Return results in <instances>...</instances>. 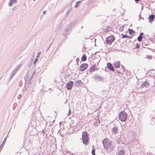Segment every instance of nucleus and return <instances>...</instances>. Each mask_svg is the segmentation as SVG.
I'll use <instances>...</instances> for the list:
<instances>
[{
  "instance_id": "obj_1",
  "label": "nucleus",
  "mask_w": 155,
  "mask_h": 155,
  "mask_svg": "<svg viewBox=\"0 0 155 155\" xmlns=\"http://www.w3.org/2000/svg\"><path fill=\"white\" fill-rule=\"evenodd\" d=\"M81 139L83 144L87 145L89 143L90 138L89 135L86 131H83L82 132Z\"/></svg>"
},
{
  "instance_id": "obj_2",
  "label": "nucleus",
  "mask_w": 155,
  "mask_h": 155,
  "mask_svg": "<svg viewBox=\"0 0 155 155\" xmlns=\"http://www.w3.org/2000/svg\"><path fill=\"white\" fill-rule=\"evenodd\" d=\"M127 114L124 111H121L119 114V119L121 121H126L127 119Z\"/></svg>"
},
{
  "instance_id": "obj_3",
  "label": "nucleus",
  "mask_w": 155,
  "mask_h": 155,
  "mask_svg": "<svg viewBox=\"0 0 155 155\" xmlns=\"http://www.w3.org/2000/svg\"><path fill=\"white\" fill-rule=\"evenodd\" d=\"M112 142L111 141H110L106 138H104L102 141V143L104 148L107 150H108L109 147L112 144Z\"/></svg>"
},
{
  "instance_id": "obj_4",
  "label": "nucleus",
  "mask_w": 155,
  "mask_h": 155,
  "mask_svg": "<svg viewBox=\"0 0 155 155\" xmlns=\"http://www.w3.org/2000/svg\"><path fill=\"white\" fill-rule=\"evenodd\" d=\"M92 78L96 82H103L105 78L102 76L100 75L97 74H95L94 76L92 77Z\"/></svg>"
},
{
  "instance_id": "obj_5",
  "label": "nucleus",
  "mask_w": 155,
  "mask_h": 155,
  "mask_svg": "<svg viewBox=\"0 0 155 155\" xmlns=\"http://www.w3.org/2000/svg\"><path fill=\"white\" fill-rule=\"evenodd\" d=\"M115 38L113 35H111L106 38L105 43L108 45H111L115 40Z\"/></svg>"
},
{
  "instance_id": "obj_6",
  "label": "nucleus",
  "mask_w": 155,
  "mask_h": 155,
  "mask_svg": "<svg viewBox=\"0 0 155 155\" xmlns=\"http://www.w3.org/2000/svg\"><path fill=\"white\" fill-rule=\"evenodd\" d=\"M88 66V64L87 63L82 64L80 66L79 70L81 71H83L87 68Z\"/></svg>"
},
{
  "instance_id": "obj_7",
  "label": "nucleus",
  "mask_w": 155,
  "mask_h": 155,
  "mask_svg": "<svg viewBox=\"0 0 155 155\" xmlns=\"http://www.w3.org/2000/svg\"><path fill=\"white\" fill-rule=\"evenodd\" d=\"M74 82L72 81H70L68 82L66 85V87L67 90H69L71 89L73 86Z\"/></svg>"
},
{
  "instance_id": "obj_8",
  "label": "nucleus",
  "mask_w": 155,
  "mask_h": 155,
  "mask_svg": "<svg viewBox=\"0 0 155 155\" xmlns=\"http://www.w3.org/2000/svg\"><path fill=\"white\" fill-rule=\"evenodd\" d=\"M98 68H97L96 65L95 64L92 65L88 70L89 73L95 71H97Z\"/></svg>"
},
{
  "instance_id": "obj_9",
  "label": "nucleus",
  "mask_w": 155,
  "mask_h": 155,
  "mask_svg": "<svg viewBox=\"0 0 155 155\" xmlns=\"http://www.w3.org/2000/svg\"><path fill=\"white\" fill-rule=\"evenodd\" d=\"M107 67L109 70L113 72H115V69L111 63L110 62L107 63Z\"/></svg>"
},
{
  "instance_id": "obj_10",
  "label": "nucleus",
  "mask_w": 155,
  "mask_h": 155,
  "mask_svg": "<svg viewBox=\"0 0 155 155\" xmlns=\"http://www.w3.org/2000/svg\"><path fill=\"white\" fill-rule=\"evenodd\" d=\"M113 64L114 65L115 68H120V62L119 61H115L113 63Z\"/></svg>"
},
{
  "instance_id": "obj_11",
  "label": "nucleus",
  "mask_w": 155,
  "mask_h": 155,
  "mask_svg": "<svg viewBox=\"0 0 155 155\" xmlns=\"http://www.w3.org/2000/svg\"><path fill=\"white\" fill-rule=\"evenodd\" d=\"M149 86L150 84L148 81L146 80L143 83L141 84V87L142 88H143L144 87H148Z\"/></svg>"
},
{
  "instance_id": "obj_12",
  "label": "nucleus",
  "mask_w": 155,
  "mask_h": 155,
  "mask_svg": "<svg viewBox=\"0 0 155 155\" xmlns=\"http://www.w3.org/2000/svg\"><path fill=\"white\" fill-rule=\"evenodd\" d=\"M112 133L113 134H116L118 131V128L116 126H114L112 129Z\"/></svg>"
},
{
  "instance_id": "obj_13",
  "label": "nucleus",
  "mask_w": 155,
  "mask_h": 155,
  "mask_svg": "<svg viewBox=\"0 0 155 155\" xmlns=\"http://www.w3.org/2000/svg\"><path fill=\"white\" fill-rule=\"evenodd\" d=\"M76 22V21H73L72 22H70L68 24L67 28L69 29H71L74 26Z\"/></svg>"
},
{
  "instance_id": "obj_14",
  "label": "nucleus",
  "mask_w": 155,
  "mask_h": 155,
  "mask_svg": "<svg viewBox=\"0 0 155 155\" xmlns=\"http://www.w3.org/2000/svg\"><path fill=\"white\" fill-rule=\"evenodd\" d=\"M82 83L81 80H78L77 81L74 83V86L76 87H79L80 86H81Z\"/></svg>"
},
{
  "instance_id": "obj_15",
  "label": "nucleus",
  "mask_w": 155,
  "mask_h": 155,
  "mask_svg": "<svg viewBox=\"0 0 155 155\" xmlns=\"http://www.w3.org/2000/svg\"><path fill=\"white\" fill-rule=\"evenodd\" d=\"M143 35L144 33L143 32L140 33L139 35L137 38V40L139 41H140L143 38Z\"/></svg>"
},
{
  "instance_id": "obj_16",
  "label": "nucleus",
  "mask_w": 155,
  "mask_h": 155,
  "mask_svg": "<svg viewBox=\"0 0 155 155\" xmlns=\"http://www.w3.org/2000/svg\"><path fill=\"white\" fill-rule=\"evenodd\" d=\"M128 31L130 35H132L133 36L134 35L135 31L133 30L130 28H129Z\"/></svg>"
},
{
  "instance_id": "obj_17",
  "label": "nucleus",
  "mask_w": 155,
  "mask_h": 155,
  "mask_svg": "<svg viewBox=\"0 0 155 155\" xmlns=\"http://www.w3.org/2000/svg\"><path fill=\"white\" fill-rule=\"evenodd\" d=\"M17 2V0H10L8 5V6H12L13 4H15Z\"/></svg>"
},
{
  "instance_id": "obj_18",
  "label": "nucleus",
  "mask_w": 155,
  "mask_h": 155,
  "mask_svg": "<svg viewBox=\"0 0 155 155\" xmlns=\"http://www.w3.org/2000/svg\"><path fill=\"white\" fill-rule=\"evenodd\" d=\"M154 17V15H149L148 17V19L149 20V23L152 22Z\"/></svg>"
},
{
  "instance_id": "obj_19",
  "label": "nucleus",
  "mask_w": 155,
  "mask_h": 155,
  "mask_svg": "<svg viewBox=\"0 0 155 155\" xmlns=\"http://www.w3.org/2000/svg\"><path fill=\"white\" fill-rule=\"evenodd\" d=\"M125 150L124 149H122L118 153L117 155H124Z\"/></svg>"
},
{
  "instance_id": "obj_20",
  "label": "nucleus",
  "mask_w": 155,
  "mask_h": 155,
  "mask_svg": "<svg viewBox=\"0 0 155 155\" xmlns=\"http://www.w3.org/2000/svg\"><path fill=\"white\" fill-rule=\"evenodd\" d=\"M16 72H17L16 71H12V73L11 74V75H10V77L9 79L10 81L12 78L13 76H14V75L15 74H16Z\"/></svg>"
},
{
  "instance_id": "obj_21",
  "label": "nucleus",
  "mask_w": 155,
  "mask_h": 155,
  "mask_svg": "<svg viewBox=\"0 0 155 155\" xmlns=\"http://www.w3.org/2000/svg\"><path fill=\"white\" fill-rule=\"evenodd\" d=\"M87 59V56L85 54H83L81 58V60L82 61H85Z\"/></svg>"
},
{
  "instance_id": "obj_22",
  "label": "nucleus",
  "mask_w": 155,
  "mask_h": 155,
  "mask_svg": "<svg viewBox=\"0 0 155 155\" xmlns=\"http://www.w3.org/2000/svg\"><path fill=\"white\" fill-rule=\"evenodd\" d=\"M83 0H81V1H79L78 2H76L75 5L74 6L75 8H77L80 5V3Z\"/></svg>"
},
{
  "instance_id": "obj_23",
  "label": "nucleus",
  "mask_w": 155,
  "mask_h": 155,
  "mask_svg": "<svg viewBox=\"0 0 155 155\" xmlns=\"http://www.w3.org/2000/svg\"><path fill=\"white\" fill-rule=\"evenodd\" d=\"M111 30V28L110 26H107V28L105 29V31L106 33H107Z\"/></svg>"
},
{
  "instance_id": "obj_24",
  "label": "nucleus",
  "mask_w": 155,
  "mask_h": 155,
  "mask_svg": "<svg viewBox=\"0 0 155 155\" xmlns=\"http://www.w3.org/2000/svg\"><path fill=\"white\" fill-rule=\"evenodd\" d=\"M114 146L111 144L110 145V146L109 147V148L108 149V150H109V152L110 153L111 151H112L113 150Z\"/></svg>"
},
{
  "instance_id": "obj_25",
  "label": "nucleus",
  "mask_w": 155,
  "mask_h": 155,
  "mask_svg": "<svg viewBox=\"0 0 155 155\" xmlns=\"http://www.w3.org/2000/svg\"><path fill=\"white\" fill-rule=\"evenodd\" d=\"M33 60L31 59V61L29 62V63L28 64V68H30L31 67V66L32 65V62H33Z\"/></svg>"
},
{
  "instance_id": "obj_26",
  "label": "nucleus",
  "mask_w": 155,
  "mask_h": 155,
  "mask_svg": "<svg viewBox=\"0 0 155 155\" xmlns=\"http://www.w3.org/2000/svg\"><path fill=\"white\" fill-rule=\"evenodd\" d=\"M22 66L21 64H20L18 65V66L16 67V68L15 69V71H16L17 72L18 71L19 69Z\"/></svg>"
},
{
  "instance_id": "obj_27",
  "label": "nucleus",
  "mask_w": 155,
  "mask_h": 155,
  "mask_svg": "<svg viewBox=\"0 0 155 155\" xmlns=\"http://www.w3.org/2000/svg\"><path fill=\"white\" fill-rule=\"evenodd\" d=\"M33 77L32 76H31L29 78L28 81V83L29 84H31L32 82V78H33Z\"/></svg>"
},
{
  "instance_id": "obj_28",
  "label": "nucleus",
  "mask_w": 155,
  "mask_h": 155,
  "mask_svg": "<svg viewBox=\"0 0 155 155\" xmlns=\"http://www.w3.org/2000/svg\"><path fill=\"white\" fill-rule=\"evenodd\" d=\"M28 87V86L27 87L25 85L23 87V88L22 89L23 92H25V91H26L27 90Z\"/></svg>"
},
{
  "instance_id": "obj_29",
  "label": "nucleus",
  "mask_w": 155,
  "mask_h": 155,
  "mask_svg": "<svg viewBox=\"0 0 155 155\" xmlns=\"http://www.w3.org/2000/svg\"><path fill=\"white\" fill-rule=\"evenodd\" d=\"M121 35H122V38H127L128 37V35H127L126 34L124 35L123 34H121Z\"/></svg>"
},
{
  "instance_id": "obj_30",
  "label": "nucleus",
  "mask_w": 155,
  "mask_h": 155,
  "mask_svg": "<svg viewBox=\"0 0 155 155\" xmlns=\"http://www.w3.org/2000/svg\"><path fill=\"white\" fill-rule=\"evenodd\" d=\"M146 58L149 60H151L152 58V56L148 55L147 56Z\"/></svg>"
},
{
  "instance_id": "obj_31",
  "label": "nucleus",
  "mask_w": 155,
  "mask_h": 155,
  "mask_svg": "<svg viewBox=\"0 0 155 155\" xmlns=\"http://www.w3.org/2000/svg\"><path fill=\"white\" fill-rule=\"evenodd\" d=\"M140 48V45L138 43H137L136 44L135 48V49H138L139 48Z\"/></svg>"
},
{
  "instance_id": "obj_32",
  "label": "nucleus",
  "mask_w": 155,
  "mask_h": 155,
  "mask_svg": "<svg viewBox=\"0 0 155 155\" xmlns=\"http://www.w3.org/2000/svg\"><path fill=\"white\" fill-rule=\"evenodd\" d=\"M28 72L26 74V76L27 77H25L24 78V79H25V81H26V82L28 80Z\"/></svg>"
},
{
  "instance_id": "obj_33",
  "label": "nucleus",
  "mask_w": 155,
  "mask_h": 155,
  "mask_svg": "<svg viewBox=\"0 0 155 155\" xmlns=\"http://www.w3.org/2000/svg\"><path fill=\"white\" fill-rule=\"evenodd\" d=\"M121 67L122 68V70H123V72L124 73L125 71H126L125 68H124V66L122 65H121Z\"/></svg>"
},
{
  "instance_id": "obj_34",
  "label": "nucleus",
  "mask_w": 155,
  "mask_h": 155,
  "mask_svg": "<svg viewBox=\"0 0 155 155\" xmlns=\"http://www.w3.org/2000/svg\"><path fill=\"white\" fill-rule=\"evenodd\" d=\"M18 7V5H17L15 6V7H14L12 8V10H17V9Z\"/></svg>"
},
{
  "instance_id": "obj_35",
  "label": "nucleus",
  "mask_w": 155,
  "mask_h": 155,
  "mask_svg": "<svg viewBox=\"0 0 155 155\" xmlns=\"http://www.w3.org/2000/svg\"><path fill=\"white\" fill-rule=\"evenodd\" d=\"M95 150L94 148H93L92 150L91 151V153L92 154L95 153Z\"/></svg>"
},
{
  "instance_id": "obj_36",
  "label": "nucleus",
  "mask_w": 155,
  "mask_h": 155,
  "mask_svg": "<svg viewBox=\"0 0 155 155\" xmlns=\"http://www.w3.org/2000/svg\"><path fill=\"white\" fill-rule=\"evenodd\" d=\"M71 114V110L70 108V109H69V110H68V113L67 114V115L68 116H69V115H70Z\"/></svg>"
},
{
  "instance_id": "obj_37",
  "label": "nucleus",
  "mask_w": 155,
  "mask_h": 155,
  "mask_svg": "<svg viewBox=\"0 0 155 155\" xmlns=\"http://www.w3.org/2000/svg\"><path fill=\"white\" fill-rule=\"evenodd\" d=\"M38 59H37V58H36L34 62V63H33L34 64H35L36 63L37 61H38Z\"/></svg>"
},
{
  "instance_id": "obj_38",
  "label": "nucleus",
  "mask_w": 155,
  "mask_h": 155,
  "mask_svg": "<svg viewBox=\"0 0 155 155\" xmlns=\"http://www.w3.org/2000/svg\"><path fill=\"white\" fill-rule=\"evenodd\" d=\"M79 61V58H77L76 59V62L77 64L78 63Z\"/></svg>"
},
{
  "instance_id": "obj_39",
  "label": "nucleus",
  "mask_w": 155,
  "mask_h": 155,
  "mask_svg": "<svg viewBox=\"0 0 155 155\" xmlns=\"http://www.w3.org/2000/svg\"><path fill=\"white\" fill-rule=\"evenodd\" d=\"M35 73H36L35 71V70L32 73L31 76H32L33 77V76L35 75Z\"/></svg>"
},
{
  "instance_id": "obj_40",
  "label": "nucleus",
  "mask_w": 155,
  "mask_h": 155,
  "mask_svg": "<svg viewBox=\"0 0 155 155\" xmlns=\"http://www.w3.org/2000/svg\"><path fill=\"white\" fill-rule=\"evenodd\" d=\"M68 31V30L67 28L65 29L64 31L65 34H66Z\"/></svg>"
},
{
  "instance_id": "obj_41",
  "label": "nucleus",
  "mask_w": 155,
  "mask_h": 155,
  "mask_svg": "<svg viewBox=\"0 0 155 155\" xmlns=\"http://www.w3.org/2000/svg\"><path fill=\"white\" fill-rule=\"evenodd\" d=\"M6 139H7V137H5V138L4 139V140L2 142V143H5V142L6 141Z\"/></svg>"
},
{
  "instance_id": "obj_42",
  "label": "nucleus",
  "mask_w": 155,
  "mask_h": 155,
  "mask_svg": "<svg viewBox=\"0 0 155 155\" xmlns=\"http://www.w3.org/2000/svg\"><path fill=\"white\" fill-rule=\"evenodd\" d=\"M116 72L117 74H121V73H120L118 70H116Z\"/></svg>"
},
{
  "instance_id": "obj_43",
  "label": "nucleus",
  "mask_w": 155,
  "mask_h": 155,
  "mask_svg": "<svg viewBox=\"0 0 155 155\" xmlns=\"http://www.w3.org/2000/svg\"><path fill=\"white\" fill-rule=\"evenodd\" d=\"M96 122L98 123L99 124H100V120H99V119L97 120L96 121Z\"/></svg>"
},
{
  "instance_id": "obj_44",
  "label": "nucleus",
  "mask_w": 155,
  "mask_h": 155,
  "mask_svg": "<svg viewBox=\"0 0 155 155\" xmlns=\"http://www.w3.org/2000/svg\"><path fill=\"white\" fill-rule=\"evenodd\" d=\"M124 30V28H121V27H120V31H122Z\"/></svg>"
},
{
  "instance_id": "obj_45",
  "label": "nucleus",
  "mask_w": 155,
  "mask_h": 155,
  "mask_svg": "<svg viewBox=\"0 0 155 155\" xmlns=\"http://www.w3.org/2000/svg\"><path fill=\"white\" fill-rule=\"evenodd\" d=\"M51 45V44L48 47V48H47V49L46 50V51H48L49 50V48H50V47Z\"/></svg>"
},
{
  "instance_id": "obj_46",
  "label": "nucleus",
  "mask_w": 155,
  "mask_h": 155,
  "mask_svg": "<svg viewBox=\"0 0 155 155\" xmlns=\"http://www.w3.org/2000/svg\"><path fill=\"white\" fill-rule=\"evenodd\" d=\"M46 13V11H44L43 12V14H44L45 15Z\"/></svg>"
},
{
  "instance_id": "obj_47",
  "label": "nucleus",
  "mask_w": 155,
  "mask_h": 155,
  "mask_svg": "<svg viewBox=\"0 0 155 155\" xmlns=\"http://www.w3.org/2000/svg\"><path fill=\"white\" fill-rule=\"evenodd\" d=\"M127 38H129L130 39H131L132 38V37L128 36V37H127Z\"/></svg>"
},
{
  "instance_id": "obj_48",
  "label": "nucleus",
  "mask_w": 155,
  "mask_h": 155,
  "mask_svg": "<svg viewBox=\"0 0 155 155\" xmlns=\"http://www.w3.org/2000/svg\"><path fill=\"white\" fill-rule=\"evenodd\" d=\"M69 12V11H67L66 12V17L67 16V14H68V13Z\"/></svg>"
},
{
  "instance_id": "obj_49",
  "label": "nucleus",
  "mask_w": 155,
  "mask_h": 155,
  "mask_svg": "<svg viewBox=\"0 0 155 155\" xmlns=\"http://www.w3.org/2000/svg\"><path fill=\"white\" fill-rule=\"evenodd\" d=\"M136 2H137L139 1L140 0H134Z\"/></svg>"
},
{
  "instance_id": "obj_50",
  "label": "nucleus",
  "mask_w": 155,
  "mask_h": 155,
  "mask_svg": "<svg viewBox=\"0 0 155 155\" xmlns=\"http://www.w3.org/2000/svg\"><path fill=\"white\" fill-rule=\"evenodd\" d=\"M125 26L124 25H123L122 26L121 28H124V27H125Z\"/></svg>"
},
{
  "instance_id": "obj_51",
  "label": "nucleus",
  "mask_w": 155,
  "mask_h": 155,
  "mask_svg": "<svg viewBox=\"0 0 155 155\" xmlns=\"http://www.w3.org/2000/svg\"><path fill=\"white\" fill-rule=\"evenodd\" d=\"M143 44H144V45H145V46H147V44H145V43H143V44H142V45H143Z\"/></svg>"
},
{
  "instance_id": "obj_52",
  "label": "nucleus",
  "mask_w": 155,
  "mask_h": 155,
  "mask_svg": "<svg viewBox=\"0 0 155 155\" xmlns=\"http://www.w3.org/2000/svg\"><path fill=\"white\" fill-rule=\"evenodd\" d=\"M140 14L139 15V21H140Z\"/></svg>"
},
{
  "instance_id": "obj_53",
  "label": "nucleus",
  "mask_w": 155,
  "mask_h": 155,
  "mask_svg": "<svg viewBox=\"0 0 155 155\" xmlns=\"http://www.w3.org/2000/svg\"><path fill=\"white\" fill-rule=\"evenodd\" d=\"M3 143H2V144H1V146H3H3H4V144H3Z\"/></svg>"
},
{
  "instance_id": "obj_54",
  "label": "nucleus",
  "mask_w": 155,
  "mask_h": 155,
  "mask_svg": "<svg viewBox=\"0 0 155 155\" xmlns=\"http://www.w3.org/2000/svg\"><path fill=\"white\" fill-rule=\"evenodd\" d=\"M92 155H97L95 154V153H94V154H92Z\"/></svg>"
},
{
  "instance_id": "obj_55",
  "label": "nucleus",
  "mask_w": 155,
  "mask_h": 155,
  "mask_svg": "<svg viewBox=\"0 0 155 155\" xmlns=\"http://www.w3.org/2000/svg\"><path fill=\"white\" fill-rule=\"evenodd\" d=\"M147 48L149 49V50H151V48Z\"/></svg>"
},
{
  "instance_id": "obj_56",
  "label": "nucleus",
  "mask_w": 155,
  "mask_h": 155,
  "mask_svg": "<svg viewBox=\"0 0 155 155\" xmlns=\"http://www.w3.org/2000/svg\"><path fill=\"white\" fill-rule=\"evenodd\" d=\"M42 132H43V133H44V134H45V132H44V130H43V131H42Z\"/></svg>"
},
{
  "instance_id": "obj_57",
  "label": "nucleus",
  "mask_w": 155,
  "mask_h": 155,
  "mask_svg": "<svg viewBox=\"0 0 155 155\" xmlns=\"http://www.w3.org/2000/svg\"><path fill=\"white\" fill-rule=\"evenodd\" d=\"M39 56V55H37V58H38Z\"/></svg>"
},
{
  "instance_id": "obj_58",
  "label": "nucleus",
  "mask_w": 155,
  "mask_h": 155,
  "mask_svg": "<svg viewBox=\"0 0 155 155\" xmlns=\"http://www.w3.org/2000/svg\"><path fill=\"white\" fill-rule=\"evenodd\" d=\"M69 75H68L67 76V77H69Z\"/></svg>"
},
{
  "instance_id": "obj_59",
  "label": "nucleus",
  "mask_w": 155,
  "mask_h": 155,
  "mask_svg": "<svg viewBox=\"0 0 155 155\" xmlns=\"http://www.w3.org/2000/svg\"><path fill=\"white\" fill-rule=\"evenodd\" d=\"M94 147V145H93V146H92V147Z\"/></svg>"
},
{
  "instance_id": "obj_60",
  "label": "nucleus",
  "mask_w": 155,
  "mask_h": 155,
  "mask_svg": "<svg viewBox=\"0 0 155 155\" xmlns=\"http://www.w3.org/2000/svg\"><path fill=\"white\" fill-rule=\"evenodd\" d=\"M142 18V19H144V18Z\"/></svg>"
},
{
  "instance_id": "obj_61",
  "label": "nucleus",
  "mask_w": 155,
  "mask_h": 155,
  "mask_svg": "<svg viewBox=\"0 0 155 155\" xmlns=\"http://www.w3.org/2000/svg\"><path fill=\"white\" fill-rule=\"evenodd\" d=\"M98 16H98V15H96V17H98Z\"/></svg>"
},
{
  "instance_id": "obj_62",
  "label": "nucleus",
  "mask_w": 155,
  "mask_h": 155,
  "mask_svg": "<svg viewBox=\"0 0 155 155\" xmlns=\"http://www.w3.org/2000/svg\"><path fill=\"white\" fill-rule=\"evenodd\" d=\"M54 139L55 140H56V139H55V138H54Z\"/></svg>"
},
{
  "instance_id": "obj_63",
  "label": "nucleus",
  "mask_w": 155,
  "mask_h": 155,
  "mask_svg": "<svg viewBox=\"0 0 155 155\" xmlns=\"http://www.w3.org/2000/svg\"><path fill=\"white\" fill-rule=\"evenodd\" d=\"M96 46V44L95 43V46Z\"/></svg>"
},
{
  "instance_id": "obj_64",
  "label": "nucleus",
  "mask_w": 155,
  "mask_h": 155,
  "mask_svg": "<svg viewBox=\"0 0 155 155\" xmlns=\"http://www.w3.org/2000/svg\"><path fill=\"white\" fill-rule=\"evenodd\" d=\"M36 0H33L34 1H35Z\"/></svg>"
}]
</instances>
